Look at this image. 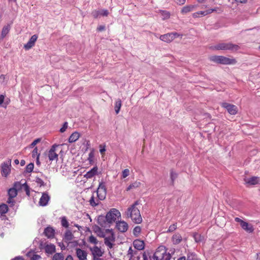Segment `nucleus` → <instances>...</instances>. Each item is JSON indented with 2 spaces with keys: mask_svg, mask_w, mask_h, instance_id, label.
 Listing matches in <instances>:
<instances>
[{
  "mask_svg": "<svg viewBox=\"0 0 260 260\" xmlns=\"http://www.w3.org/2000/svg\"><path fill=\"white\" fill-rule=\"evenodd\" d=\"M13 188L17 190V189L24 188L26 193L27 194L29 193V187L25 182L23 183H21L20 182H16L14 183Z\"/></svg>",
  "mask_w": 260,
  "mask_h": 260,
  "instance_id": "obj_20",
  "label": "nucleus"
},
{
  "mask_svg": "<svg viewBox=\"0 0 260 260\" xmlns=\"http://www.w3.org/2000/svg\"><path fill=\"white\" fill-rule=\"evenodd\" d=\"M66 260H73V258L71 255H69L66 257Z\"/></svg>",
  "mask_w": 260,
  "mask_h": 260,
  "instance_id": "obj_63",
  "label": "nucleus"
},
{
  "mask_svg": "<svg viewBox=\"0 0 260 260\" xmlns=\"http://www.w3.org/2000/svg\"><path fill=\"white\" fill-rule=\"evenodd\" d=\"M100 200H100L98 197L97 199L94 197V194H92V196L91 197L89 201V202L91 206L95 207L99 204Z\"/></svg>",
  "mask_w": 260,
  "mask_h": 260,
  "instance_id": "obj_28",
  "label": "nucleus"
},
{
  "mask_svg": "<svg viewBox=\"0 0 260 260\" xmlns=\"http://www.w3.org/2000/svg\"><path fill=\"white\" fill-rule=\"evenodd\" d=\"M11 159H9L1 165V172L3 176L7 177L10 173Z\"/></svg>",
  "mask_w": 260,
  "mask_h": 260,
  "instance_id": "obj_9",
  "label": "nucleus"
},
{
  "mask_svg": "<svg viewBox=\"0 0 260 260\" xmlns=\"http://www.w3.org/2000/svg\"><path fill=\"white\" fill-rule=\"evenodd\" d=\"M5 96L4 95H0V106L3 104L4 101Z\"/></svg>",
  "mask_w": 260,
  "mask_h": 260,
  "instance_id": "obj_58",
  "label": "nucleus"
},
{
  "mask_svg": "<svg viewBox=\"0 0 260 260\" xmlns=\"http://www.w3.org/2000/svg\"><path fill=\"white\" fill-rule=\"evenodd\" d=\"M235 221L239 222L240 224L241 228L248 233H251L254 231V228L253 225L249 224L239 217H236L235 218Z\"/></svg>",
  "mask_w": 260,
  "mask_h": 260,
  "instance_id": "obj_8",
  "label": "nucleus"
},
{
  "mask_svg": "<svg viewBox=\"0 0 260 260\" xmlns=\"http://www.w3.org/2000/svg\"><path fill=\"white\" fill-rule=\"evenodd\" d=\"M141 231V228L139 226H136L133 230V234L136 237H138Z\"/></svg>",
  "mask_w": 260,
  "mask_h": 260,
  "instance_id": "obj_43",
  "label": "nucleus"
},
{
  "mask_svg": "<svg viewBox=\"0 0 260 260\" xmlns=\"http://www.w3.org/2000/svg\"><path fill=\"white\" fill-rule=\"evenodd\" d=\"M74 237L72 232L70 230H67L64 233L63 240L67 243H70Z\"/></svg>",
  "mask_w": 260,
  "mask_h": 260,
  "instance_id": "obj_23",
  "label": "nucleus"
},
{
  "mask_svg": "<svg viewBox=\"0 0 260 260\" xmlns=\"http://www.w3.org/2000/svg\"><path fill=\"white\" fill-rule=\"evenodd\" d=\"M175 3L179 5H182L185 4L186 0H175Z\"/></svg>",
  "mask_w": 260,
  "mask_h": 260,
  "instance_id": "obj_52",
  "label": "nucleus"
},
{
  "mask_svg": "<svg viewBox=\"0 0 260 260\" xmlns=\"http://www.w3.org/2000/svg\"><path fill=\"white\" fill-rule=\"evenodd\" d=\"M50 200V197L47 192H43L42 197L40 199L39 204L41 206H46Z\"/></svg>",
  "mask_w": 260,
  "mask_h": 260,
  "instance_id": "obj_14",
  "label": "nucleus"
},
{
  "mask_svg": "<svg viewBox=\"0 0 260 260\" xmlns=\"http://www.w3.org/2000/svg\"><path fill=\"white\" fill-rule=\"evenodd\" d=\"M41 258V256L37 254H35L31 258L30 260H38Z\"/></svg>",
  "mask_w": 260,
  "mask_h": 260,
  "instance_id": "obj_55",
  "label": "nucleus"
},
{
  "mask_svg": "<svg viewBox=\"0 0 260 260\" xmlns=\"http://www.w3.org/2000/svg\"><path fill=\"white\" fill-rule=\"evenodd\" d=\"M58 146V145H57L54 144L51 147L50 149L49 150V151L48 152V158H49V160H50V161H53V160L57 161L58 160V155L56 153V152H55L56 148Z\"/></svg>",
  "mask_w": 260,
  "mask_h": 260,
  "instance_id": "obj_12",
  "label": "nucleus"
},
{
  "mask_svg": "<svg viewBox=\"0 0 260 260\" xmlns=\"http://www.w3.org/2000/svg\"><path fill=\"white\" fill-rule=\"evenodd\" d=\"M38 36L36 35H34L31 36L28 42L24 45V48L26 50L30 49L35 45V42H36Z\"/></svg>",
  "mask_w": 260,
  "mask_h": 260,
  "instance_id": "obj_17",
  "label": "nucleus"
},
{
  "mask_svg": "<svg viewBox=\"0 0 260 260\" xmlns=\"http://www.w3.org/2000/svg\"><path fill=\"white\" fill-rule=\"evenodd\" d=\"M115 241V238L113 234L111 236L104 238V243L105 245L110 249H111L113 247V242Z\"/></svg>",
  "mask_w": 260,
  "mask_h": 260,
  "instance_id": "obj_18",
  "label": "nucleus"
},
{
  "mask_svg": "<svg viewBox=\"0 0 260 260\" xmlns=\"http://www.w3.org/2000/svg\"><path fill=\"white\" fill-rule=\"evenodd\" d=\"M91 14L94 18H97L100 16H107L109 14V12L106 9L94 10L92 12Z\"/></svg>",
  "mask_w": 260,
  "mask_h": 260,
  "instance_id": "obj_16",
  "label": "nucleus"
},
{
  "mask_svg": "<svg viewBox=\"0 0 260 260\" xmlns=\"http://www.w3.org/2000/svg\"><path fill=\"white\" fill-rule=\"evenodd\" d=\"M7 203L9 204L13 205L14 203V201L13 200V198H11V197H9Z\"/></svg>",
  "mask_w": 260,
  "mask_h": 260,
  "instance_id": "obj_57",
  "label": "nucleus"
},
{
  "mask_svg": "<svg viewBox=\"0 0 260 260\" xmlns=\"http://www.w3.org/2000/svg\"><path fill=\"white\" fill-rule=\"evenodd\" d=\"M64 256L61 253H55L52 258V260H63Z\"/></svg>",
  "mask_w": 260,
  "mask_h": 260,
  "instance_id": "obj_38",
  "label": "nucleus"
},
{
  "mask_svg": "<svg viewBox=\"0 0 260 260\" xmlns=\"http://www.w3.org/2000/svg\"><path fill=\"white\" fill-rule=\"evenodd\" d=\"M182 236L179 233L174 234L172 237V241L174 244H178L182 241Z\"/></svg>",
  "mask_w": 260,
  "mask_h": 260,
  "instance_id": "obj_24",
  "label": "nucleus"
},
{
  "mask_svg": "<svg viewBox=\"0 0 260 260\" xmlns=\"http://www.w3.org/2000/svg\"><path fill=\"white\" fill-rule=\"evenodd\" d=\"M210 60L217 63L223 65L235 64L236 60L233 57L229 58L223 56L213 55L210 57Z\"/></svg>",
  "mask_w": 260,
  "mask_h": 260,
  "instance_id": "obj_4",
  "label": "nucleus"
},
{
  "mask_svg": "<svg viewBox=\"0 0 260 260\" xmlns=\"http://www.w3.org/2000/svg\"><path fill=\"white\" fill-rule=\"evenodd\" d=\"M90 251L91 252L93 257L97 256H102L104 251L101 247H98L96 245H94L93 247H89Z\"/></svg>",
  "mask_w": 260,
  "mask_h": 260,
  "instance_id": "obj_11",
  "label": "nucleus"
},
{
  "mask_svg": "<svg viewBox=\"0 0 260 260\" xmlns=\"http://www.w3.org/2000/svg\"><path fill=\"white\" fill-rule=\"evenodd\" d=\"M140 182H135L134 183H132L131 184H130L127 188V190H130L131 189L133 188H136L137 187H138L140 185Z\"/></svg>",
  "mask_w": 260,
  "mask_h": 260,
  "instance_id": "obj_44",
  "label": "nucleus"
},
{
  "mask_svg": "<svg viewBox=\"0 0 260 260\" xmlns=\"http://www.w3.org/2000/svg\"><path fill=\"white\" fill-rule=\"evenodd\" d=\"M176 229H177V224H176V223H174V224H173L169 226V229H168L167 232H173Z\"/></svg>",
  "mask_w": 260,
  "mask_h": 260,
  "instance_id": "obj_49",
  "label": "nucleus"
},
{
  "mask_svg": "<svg viewBox=\"0 0 260 260\" xmlns=\"http://www.w3.org/2000/svg\"><path fill=\"white\" fill-rule=\"evenodd\" d=\"M38 150L37 147L35 148L32 152V157L33 158H36L40 156V153L38 152Z\"/></svg>",
  "mask_w": 260,
  "mask_h": 260,
  "instance_id": "obj_45",
  "label": "nucleus"
},
{
  "mask_svg": "<svg viewBox=\"0 0 260 260\" xmlns=\"http://www.w3.org/2000/svg\"><path fill=\"white\" fill-rule=\"evenodd\" d=\"M221 11V10L219 8L215 7L212 9H209L206 11H199L198 13H199V15H201L202 16H205L214 12H218V13H219Z\"/></svg>",
  "mask_w": 260,
  "mask_h": 260,
  "instance_id": "obj_21",
  "label": "nucleus"
},
{
  "mask_svg": "<svg viewBox=\"0 0 260 260\" xmlns=\"http://www.w3.org/2000/svg\"><path fill=\"white\" fill-rule=\"evenodd\" d=\"M259 181V178L255 176L252 177L245 180L246 183L250 185H255L257 184Z\"/></svg>",
  "mask_w": 260,
  "mask_h": 260,
  "instance_id": "obj_25",
  "label": "nucleus"
},
{
  "mask_svg": "<svg viewBox=\"0 0 260 260\" xmlns=\"http://www.w3.org/2000/svg\"><path fill=\"white\" fill-rule=\"evenodd\" d=\"M10 30V25L8 24L3 27L2 33H1V39H3L9 32Z\"/></svg>",
  "mask_w": 260,
  "mask_h": 260,
  "instance_id": "obj_29",
  "label": "nucleus"
},
{
  "mask_svg": "<svg viewBox=\"0 0 260 260\" xmlns=\"http://www.w3.org/2000/svg\"><path fill=\"white\" fill-rule=\"evenodd\" d=\"M133 246L137 250H142L144 249L145 244L143 241L136 239L133 242Z\"/></svg>",
  "mask_w": 260,
  "mask_h": 260,
  "instance_id": "obj_19",
  "label": "nucleus"
},
{
  "mask_svg": "<svg viewBox=\"0 0 260 260\" xmlns=\"http://www.w3.org/2000/svg\"><path fill=\"white\" fill-rule=\"evenodd\" d=\"M98 167H94L90 170L88 171L85 175H84V177L86 179H90L95 176L98 173Z\"/></svg>",
  "mask_w": 260,
  "mask_h": 260,
  "instance_id": "obj_22",
  "label": "nucleus"
},
{
  "mask_svg": "<svg viewBox=\"0 0 260 260\" xmlns=\"http://www.w3.org/2000/svg\"><path fill=\"white\" fill-rule=\"evenodd\" d=\"M177 260H187V257L185 256H182L179 257Z\"/></svg>",
  "mask_w": 260,
  "mask_h": 260,
  "instance_id": "obj_62",
  "label": "nucleus"
},
{
  "mask_svg": "<svg viewBox=\"0 0 260 260\" xmlns=\"http://www.w3.org/2000/svg\"><path fill=\"white\" fill-rule=\"evenodd\" d=\"M80 137V134L77 132H75L71 134L69 138V142L70 143L76 142Z\"/></svg>",
  "mask_w": 260,
  "mask_h": 260,
  "instance_id": "obj_26",
  "label": "nucleus"
},
{
  "mask_svg": "<svg viewBox=\"0 0 260 260\" xmlns=\"http://www.w3.org/2000/svg\"><path fill=\"white\" fill-rule=\"evenodd\" d=\"M68 123L67 122H65L63 125H62V127L60 129L59 131L60 133H63L64 132L66 129H67L68 128Z\"/></svg>",
  "mask_w": 260,
  "mask_h": 260,
  "instance_id": "obj_50",
  "label": "nucleus"
},
{
  "mask_svg": "<svg viewBox=\"0 0 260 260\" xmlns=\"http://www.w3.org/2000/svg\"><path fill=\"white\" fill-rule=\"evenodd\" d=\"M121 105V101L120 99L117 100L115 104V111L117 114H118L120 111Z\"/></svg>",
  "mask_w": 260,
  "mask_h": 260,
  "instance_id": "obj_33",
  "label": "nucleus"
},
{
  "mask_svg": "<svg viewBox=\"0 0 260 260\" xmlns=\"http://www.w3.org/2000/svg\"><path fill=\"white\" fill-rule=\"evenodd\" d=\"M75 250L76 256L79 260L87 259V252L86 250H83L80 248H76Z\"/></svg>",
  "mask_w": 260,
  "mask_h": 260,
  "instance_id": "obj_13",
  "label": "nucleus"
},
{
  "mask_svg": "<svg viewBox=\"0 0 260 260\" xmlns=\"http://www.w3.org/2000/svg\"><path fill=\"white\" fill-rule=\"evenodd\" d=\"M193 238L196 242H200L203 239V237L198 233H194L193 234Z\"/></svg>",
  "mask_w": 260,
  "mask_h": 260,
  "instance_id": "obj_41",
  "label": "nucleus"
},
{
  "mask_svg": "<svg viewBox=\"0 0 260 260\" xmlns=\"http://www.w3.org/2000/svg\"><path fill=\"white\" fill-rule=\"evenodd\" d=\"M100 153L101 154H104L105 153V152L106 151L105 146H104L102 147V145H100Z\"/></svg>",
  "mask_w": 260,
  "mask_h": 260,
  "instance_id": "obj_56",
  "label": "nucleus"
},
{
  "mask_svg": "<svg viewBox=\"0 0 260 260\" xmlns=\"http://www.w3.org/2000/svg\"><path fill=\"white\" fill-rule=\"evenodd\" d=\"M61 224L63 227L66 228H68L69 227V224L67 219V218L65 216L62 217L61 218Z\"/></svg>",
  "mask_w": 260,
  "mask_h": 260,
  "instance_id": "obj_39",
  "label": "nucleus"
},
{
  "mask_svg": "<svg viewBox=\"0 0 260 260\" xmlns=\"http://www.w3.org/2000/svg\"><path fill=\"white\" fill-rule=\"evenodd\" d=\"M138 204L136 202L134 204L129 207L126 212V217H130L135 223H140L142 221L139 210L136 207Z\"/></svg>",
  "mask_w": 260,
  "mask_h": 260,
  "instance_id": "obj_1",
  "label": "nucleus"
},
{
  "mask_svg": "<svg viewBox=\"0 0 260 260\" xmlns=\"http://www.w3.org/2000/svg\"><path fill=\"white\" fill-rule=\"evenodd\" d=\"M41 141V138H38L35 140L29 145L30 148L34 147L38 143H39Z\"/></svg>",
  "mask_w": 260,
  "mask_h": 260,
  "instance_id": "obj_48",
  "label": "nucleus"
},
{
  "mask_svg": "<svg viewBox=\"0 0 260 260\" xmlns=\"http://www.w3.org/2000/svg\"><path fill=\"white\" fill-rule=\"evenodd\" d=\"M137 250H134L132 247H130L127 251V255L129 257L130 259H132L135 255L137 254Z\"/></svg>",
  "mask_w": 260,
  "mask_h": 260,
  "instance_id": "obj_35",
  "label": "nucleus"
},
{
  "mask_svg": "<svg viewBox=\"0 0 260 260\" xmlns=\"http://www.w3.org/2000/svg\"><path fill=\"white\" fill-rule=\"evenodd\" d=\"M129 175V170L127 169H124L122 172V178H125Z\"/></svg>",
  "mask_w": 260,
  "mask_h": 260,
  "instance_id": "obj_46",
  "label": "nucleus"
},
{
  "mask_svg": "<svg viewBox=\"0 0 260 260\" xmlns=\"http://www.w3.org/2000/svg\"><path fill=\"white\" fill-rule=\"evenodd\" d=\"M200 16L199 13L198 12H196L192 14V17L193 18H197L199 17Z\"/></svg>",
  "mask_w": 260,
  "mask_h": 260,
  "instance_id": "obj_61",
  "label": "nucleus"
},
{
  "mask_svg": "<svg viewBox=\"0 0 260 260\" xmlns=\"http://www.w3.org/2000/svg\"><path fill=\"white\" fill-rule=\"evenodd\" d=\"M239 48L240 47L238 45L234 44L231 42H222L210 47V49L212 50H224L233 52L237 51Z\"/></svg>",
  "mask_w": 260,
  "mask_h": 260,
  "instance_id": "obj_2",
  "label": "nucleus"
},
{
  "mask_svg": "<svg viewBox=\"0 0 260 260\" xmlns=\"http://www.w3.org/2000/svg\"><path fill=\"white\" fill-rule=\"evenodd\" d=\"M8 193L9 197L14 198L17 195V190L12 187L9 189Z\"/></svg>",
  "mask_w": 260,
  "mask_h": 260,
  "instance_id": "obj_32",
  "label": "nucleus"
},
{
  "mask_svg": "<svg viewBox=\"0 0 260 260\" xmlns=\"http://www.w3.org/2000/svg\"><path fill=\"white\" fill-rule=\"evenodd\" d=\"M171 257V254L167 252V250L164 246L158 247L152 256L153 260H170Z\"/></svg>",
  "mask_w": 260,
  "mask_h": 260,
  "instance_id": "obj_3",
  "label": "nucleus"
},
{
  "mask_svg": "<svg viewBox=\"0 0 260 260\" xmlns=\"http://www.w3.org/2000/svg\"><path fill=\"white\" fill-rule=\"evenodd\" d=\"M191 9L192 11L194 10L198 7V5H190Z\"/></svg>",
  "mask_w": 260,
  "mask_h": 260,
  "instance_id": "obj_60",
  "label": "nucleus"
},
{
  "mask_svg": "<svg viewBox=\"0 0 260 260\" xmlns=\"http://www.w3.org/2000/svg\"><path fill=\"white\" fill-rule=\"evenodd\" d=\"M8 211V207L7 205L3 204L0 205V214L2 215L6 213Z\"/></svg>",
  "mask_w": 260,
  "mask_h": 260,
  "instance_id": "obj_34",
  "label": "nucleus"
},
{
  "mask_svg": "<svg viewBox=\"0 0 260 260\" xmlns=\"http://www.w3.org/2000/svg\"><path fill=\"white\" fill-rule=\"evenodd\" d=\"M45 251L48 254H52L55 251V246L53 244L47 245L45 247Z\"/></svg>",
  "mask_w": 260,
  "mask_h": 260,
  "instance_id": "obj_30",
  "label": "nucleus"
},
{
  "mask_svg": "<svg viewBox=\"0 0 260 260\" xmlns=\"http://www.w3.org/2000/svg\"><path fill=\"white\" fill-rule=\"evenodd\" d=\"M221 106L226 109L228 112L231 115H235L238 112L237 107L235 105L228 103H222Z\"/></svg>",
  "mask_w": 260,
  "mask_h": 260,
  "instance_id": "obj_10",
  "label": "nucleus"
},
{
  "mask_svg": "<svg viewBox=\"0 0 260 260\" xmlns=\"http://www.w3.org/2000/svg\"><path fill=\"white\" fill-rule=\"evenodd\" d=\"M98 235L100 237H105V234L103 232L101 231V230L99 228V231L98 232Z\"/></svg>",
  "mask_w": 260,
  "mask_h": 260,
  "instance_id": "obj_54",
  "label": "nucleus"
},
{
  "mask_svg": "<svg viewBox=\"0 0 260 260\" xmlns=\"http://www.w3.org/2000/svg\"><path fill=\"white\" fill-rule=\"evenodd\" d=\"M105 28V26H103V25H100L99 26L97 29L99 30V31H102V30H104Z\"/></svg>",
  "mask_w": 260,
  "mask_h": 260,
  "instance_id": "obj_59",
  "label": "nucleus"
},
{
  "mask_svg": "<svg viewBox=\"0 0 260 260\" xmlns=\"http://www.w3.org/2000/svg\"><path fill=\"white\" fill-rule=\"evenodd\" d=\"M143 260H152V259H153L152 257H149V258H148L146 252H144L143 253Z\"/></svg>",
  "mask_w": 260,
  "mask_h": 260,
  "instance_id": "obj_53",
  "label": "nucleus"
},
{
  "mask_svg": "<svg viewBox=\"0 0 260 260\" xmlns=\"http://www.w3.org/2000/svg\"><path fill=\"white\" fill-rule=\"evenodd\" d=\"M170 176H171V179L172 182H173L174 180L177 177V174L175 173V172H174L173 171H171V173H170Z\"/></svg>",
  "mask_w": 260,
  "mask_h": 260,
  "instance_id": "obj_51",
  "label": "nucleus"
},
{
  "mask_svg": "<svg viewBox=\"0 0 260 260\" xmlns=\"http://www.w3.org/2000/svg\"><path fill=\"white\" fill-rule=\"evenodd\" d=\"M101 256H96L93 257V260H103L102 258H100Z\"/></svg>",
  "mask_w": 260,
  "mask_h": 260,
  "instance_id": "obj_64",
  "label": "nucleus"
},
{
  "mask_svg": "<svg viewBox=\"0 0 260 260\" xmlns=\"http://www.w3.org/2000/svg\"><path fill=\"white\" fill-rule=\"evenodd\" d=\"M116 228L119 232L124 233L127 231L128 226L126 222L120 221L116 223Z\"/></svg>",
  "mask_w": 260,
  "mask_h": 260,
  "instance_id": "obj_15",
  "label": "nucleus"
},
{
  "mask_svg": "<svg viewBox=\"0 0 260 260\" xmlns=\"http://www.w3.org/2000/svg\"><path fill=\"white\" fill-rule=\"evenodd\" d=\"M54 230L51 227H47L44 230V234L48 238H52L54 235Z\"/></svg>",
  "mask_w": 260,
  "mask_h": 260,
  "instance_id": "obj_27",
  "label": "nucleus"
},
{
  "mask_svg": "<svg viewBox=\"0 0 260 260\" xmlns=\"http://www.w3.org/2000/svg\"><path fill=\"white\" fill-rule=\"evenodd\" d=\"M88 241L90 243L94 244V245H96L99 243V241L93 235H91L89 237Z\"/></svg>",
  "mask_w": 260,
  "mask_h": 260,
  "instance_id": "obj_37",
  "label": "nucleus"
},
{
  "mask_svg": "<svg viewBox=\"0 0 260 260\" xmlns=\"http://www.w3.org/2000/svg\"><path fill=\"white\" fill-rule=\"evenodd\" d=\"M34 165L33 163H29L25 168V172L26 173H30L33 171Z\"/></svg>",
  "mask_w": 260,
  "mask_h": 260,
  "instance_id": "obj_42",
  "label": "nucleus"
},
{
  "mask_svg": "<svg viewBox=\"0 0 260 260\" xmlns=\"http://www.w3.org/2000/svg\"><path fill=\"white\" fill-rule=\"evenodd\" d=\"M36 183L40 185V186H42L45 185V183L43 180L39 177L36 178Z\"/></svg>",
  "mask_w": 260,
  "mask_h": 260,
  "instance_id": "obj_47",
  "label": "nucleus"
},
{
  "mask_svg": "<svg viewBox=\"0 0 260 260\" xmlns=\"http://www.w3.org/2000/svg\"><path fill=\"white\" fill-rule=\"evenodd\" d=\"M182 35L179 34L177 32H171L160 36L159 39L160 40L167 43L172 42L175 38L181 37Z\"/></svg>",
  "mask_w": 260,
  "mask_h": 260,
  "instance_id": "obj_7",
  "label": "nucleus"
},
{
  "mask_svg": "<svg viewBox=\"0 0 260 260\" xmlns=\"http://www.w3.org/2000/svg\"><path fill=\"white\" fill-rule=\"evenodd\" d=\"M187 260H200L198 258L197 255L192 252H188L187 253Z\"/></svg>",
  "mask_w": 260,
  "mask_h": 260,
  "instance_id": "obj_36",
  "label": "nucleus"
},
{
  "mask_svg": "<svg viewBox=\"0 0 260 260\" xmlns=\"http://www.w3.org/2000/svg\"><path fill=\"white\" fill-rule=\"evenodd\" d=\"M121 217L120 212L117 209L113 208L108 212L106 216V219L108 223H113L117 219H119Z\"/></svg>",
  "mask_w": 260,
  "mask_h": 260,
  "instance_id": "obj_5",
  "label": "nucleus"
},
{
  "mask_svg": "<svg viewBox=\"0 0 260 260\" xmlns=\"http://www.w3.org/2000/svg\"><path fill=\"white\" fill-rule=\"evenodd\" d=\"M158 13L161 14L162 19L163 20L168 19L170 17V13L169 12L164 10H159Z\"/></svg>",
  "mask_w": 260,
  "mask_h": 260,
  "instance_id": "obj_31",
  "label": "nucleus"
},
{
  "mask_svg": "<svg viewBox=\"0 0 260 260\" xmlns=\"http://www.w3.org/2000/svg\"><path fill=\"white\" fill-rule=\"evenodd\" d=\"M192 11V10H191L190 5H187V6H186L183 7V8L181 10V13L182 14H186L189 12H191Z\"/></svg>",
  "mask_w": 260,
  "mask_h": 260,
  "instance_id": "obj_40",
  "label": "nucleus"
},
{
  "mask_svg": "<svg viewBox=\"0 0 260 260\" xmlns=\"http://www.w3.org/2000/svg\"><path fill=\"white\" fill-rule=\"evenodd\" d=\"M106 183L103 181L99 183V185L96 190V195L101 201L105 199L107 194Z\"/></svg>",
  "mask_w": 260,
  "mask_h": 260,
  "instance_id": "obj_6",
  "label": "nucleus"
}]
</instances>
